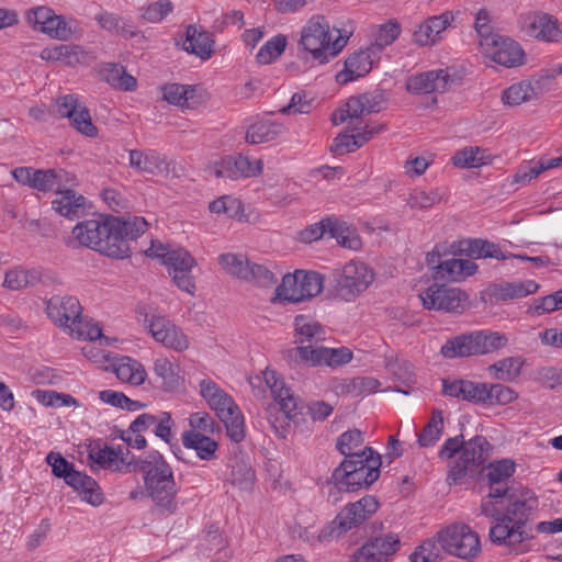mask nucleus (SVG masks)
I'll return each instance as SVG.
<instances>
[{
  "label": "nucleus",
  "instance_id": "7ed1b4c3",
  "mask_svg": "<svg viewBox=\"0 0 562 562\" xmlns=\"http://www.w3.org/2000/svg\"><path fill=\"white\" fill-rule=\"evenodd\" d=\"M132 471L144 474V483L148 495L164 512L173 513L177 509L175 497L177 495L176 482L171 467L158 451H153L144 458L132 462Z\"/></svg>",
  "mask_w": 562,
  "mask_h": 562
},
{
  "label": "nucleus",
  "instance_id": "bf43d9fd",
  "mask_svg": "<svg viewBox=\"0 0 562 562\" xmlns=\"http://www.w3.org/2000/svg\"><path fill=\"white\" fill-rule=\"evenodd\" d=\"M250 262L251 261L241 255L224 254L220 256V263L225 271L243 280L248 276Z\"/></svg>",
  "mask_w": 562,
  "mask_h": 562
},
{
  "label": "nucleus",
  "instance_id": "bb28decb",
  "mask_svg": "<svg viewBox=\"0 0 562 562\" xmlns=\"http://www.w3.org/2000/svg\"><path fill=\"white\" fill-rule=\"evenodd\" d=\"M130 451L123 448H113V447H103V448H92L89 451V460L93 463L98 464L104 469H114L122 470L124 465L126 468V472H131L133 470V465H130L128 462L134 461L136 458L134 456H130Z\"/></svg>",
  "mask_w": 562,
  "mask_h": 562
},
{
  "label": "nucleus",
  "instance_id": "a878e982",
  "mask_svg": "<svg viewBox=\"0 0 562 562\" xmlns=\"http://www.w3.org/2000/svg\"><path fill=\"white\" fill-rule=\"evenodd\" d=\"M147 222L140 216H111L112 237H115L114 245L124 244L130 248L128 240L136 239L147 229Z\"/></svg>",
  "mask_w": 562,
  "mask_h": 562
},
{
  "label": "nucleus",
  "instance_id": "052dcab7",
  "mask_svg": "<svg viewBox=\"0 0 562 562\" xmlns=\"http://www.w3.org/2000/svg\"><path fill=\"white\" fill-rule=\"evenodd\" d=\"M482 153L480 147H467L458 150L451 160L459 168H476L484 164Z\"/></svg>",
  "mask_w": 562,
  "mask_h": 562
},
{
  "label": "nucleus",
  "instance_id": "f704fd0d",
  "mask_svg": "<svg viewBox=\"0 0 562 562\" xmlns=\"http://www.w3.org/2000/svg\"><path fill=\"white\" fill-rule=\"evenodd\" d=\"M196 86L181 83H166L162 88V99L170 104L181 108H194L200 100L196 99Z\"/></svg>",
  "mask_w": 562,
  "mask_h": 562
},
{
  "label": "nucleus",
  "instance_id": "ea45409f",
  "mask_svg": "<svg viewBox=\"0 0 562 562\" xmlns=\"http://www.w3.org/2000/svg\"><path fill=\"white\" fill-rule=\"evenodd\" d=\"M326 235L335 238L345 248L357 249L360 246V239L355 229L337 217L326 218Z\"/></svg>",
  "mask_w": 562,
  "mask_h": 562
},
{
  "label": "nucleus",
  "instance_id": "2eb2a0df",
  "mask_svg": "<svg viewBox=\"0 0 562 562\" xmlns=\"http://www.w3.org/2000/svg\"><path fill=\"white\" fill-rule=\"evenodd\" d=\"M26 20L34 30L58 41H67L72 35L69 23L63 15L56 14L48 7H37L26 12Z\"/></svg>",
  "mask_w": 562,
  "mask_h": 562
},
{
  "label": "nucleus",
  "instance_id": "f3484780",
  "mask_svg": "<svg viewBox=\"0 0 562 562\" xmlns=\"http://www.w3.org/2000/svg\"><path fill=\"white\" fill-rule=\"evenodd\" d=\"M210 173L216 178L237 180L239 178L256 177L262 171V161L251 162L243 155L226 156L210 167Z\"/></svg>",
  "mask_w": 562,
  "mask_h": 562
},
{
  "label": "nucleus",
  "instance_id": "f8f14e48",
  "mask_svg": "<svg viewBox=\"0 0 562 562\" xmlns=\"http://www.w3.org/2000/svg\"><path fill=\"white\" fill-rule=\"evenodd\" d=\"M419 297L425 308L447 313H462L469 299L468 294L459 288L437 283L427 288Z\"/></svg>",
  "mask_w": 562,
  "mask_h": 562
},
{
  "label": "nucleus",
  "instance_id": "13d9d810",
  "mask_svg": "<svg viewBox=\"0 0 562 562\" xmlns=\"http://www.w3.org/2000/svg\"><path fill=\"white\" fill-rule=\"evenodd\" d=\"M286 46V37L282 34L273 36L257 53L256 60L260 65H268L282 55Z\"/></svg>",
  "mask_w": 562,
  "mask_h": 562
},
{
  "label": "nucleus",
  "instance_id": "e433bc0d",
  "mask_svg": "<svg viewBox=\"0 0 562 562\" xmlns=\"http://www.w3.org/2000/svg\"><path fill=\"white\" fill-rule=\"evenodd\" d=\"M182 445L187 449H192L201 460H212L215 458L218 445L209 436L189 430L182 434Z\"/></svg>",
  "mask_w": 562,
  "mask_h": 562
},
{
  "label": "nucleus",
  "instance_id": "9d476101",
  "mask_svg": "<svg viewBox=\"0 0 562 562\" xmlns=\"http://www.w3.org/2000/svg\"><path fill=\"white\" fill-rule=\"evenodd\" d=\"M440 548L463 560H472L481 552L479 535L468 525H450L438 533Z\"/></svg>",
  "mask_w": 562,
  "mask_h": 562
},
{
  "label": "nucleus",
  "instance_id": "69168bd1",
  "mask_svg": "<svg viewBox=\"0 0 562 562\" xmlns=\"http://www.w3.org/2000/svg\"><path fill=\"white\" fill-rule=\"evenodd\" d=\"M462 265L463 259H449L439 262L436 266V279H442L447 281H460L462 280Z\"/></svg>",
  "mask_w": 562,
  "mask_h": 562
},
{
  "label": "nucleus",
  "instance_id": "7c9ffc66",
  "mask_svg": "<svg viewBox=\"0 0 562 562\" xmlns=\"http://www.w3.org/2000/svg\"><path fill=\"white\" fill-rule=\"evenodd\" d=\"M67 476L68 477L65 482L78 492L83 501L94 506L100 505L103 502V495L100 492V487L91 476L76 470L70 471V474Z\"/></svg>",
  "mask_w": 562,
  "mask_h": 562
},
{
  "label": "nucleus",
  "instance_id": "2f4dec72",
  "mask_svg": "<svg viewBox=\"0 0 562 562\" xmlns=\"http://www.w3.org/2000/svg\"><path fill=\"white\" fill-rule=\"evenodd\" d=\"M361 462L356 467L357 476L360 477L361 490L371 486L380 476L382 464L380 454L371 447H364L360 452Z\"/></svg>",
  "mask_w": 562,
  "mask_h": 562
},
{
  "label": "nucleus",
  "instance_id": "603ef678",
  "mask_svg": "<svg viewBox=\"0 0 562 562\" xmlns=\"http://www.w3.org/2000/svg\"><path fill=\"white\" fill-rule=\"evenodd\" d=\"M537 93L530 81H520L514 83L502 93V100L505 104L514 106L536 98Z\"/></svg>",
  "mask_w": 562,
  "mask_h": 562
},
{
  "label": "nucleus",
  "instance_id": "79ce46f5",
  "mask_svg": "<svg viewBox=\"0 0 562 562\" xmlns=\"http://www.w3.org/2000/svg\"><path fill=\"white\" fill-rule=\"evenodd\" d=\"M472 335L475 356L494 352L508 342L506 335L497 331L476 330L472 331Z\"/></svg>",
  "mask_w": 562,
  "mask_h": 562
},
{
  "label": "nucleus",
  "instance_id": "6ab92c4d",
  "mask_svg": "<svg viewBox=\"0 0 562 562\" xmlns=\"http://www.w3.org/2000/svg\"><path fill=\"white\" fill-rule=\"evenodd\" d=\"M401 546L397 535L387 533L375 537L360 547L351 557L350 562H386Z\"/></svg>",
  "mask_w": 562,
  "mask_h": 562
},
{
  "label": "nucleus",
  "instance_id": "1a4fd4ad",
  "mask_svg": "<svg viewBox=\"0 0 562 562\" xmlns=\"http://www.w3.org/2000/svg\"><path fill=\"white\" fill-rule=\"evenodd\" d=\"M146 255L162 260L179 289L189 294L194 293L195 283L191 270L196 262L189 251L183 248L169 249L162 244L151 243V246L146 250Z\"/></svg>",
  "mask_w": 562,
  "mask_h": 562
},
{
  "label": "nucleus",
  "instance_id": "58836bf2",
  "mask_svg": "<svg viewBox=\"0 0 562 562\" xmlns=\"http://www.w3.org/2000/svg\"><path fill=\"white\" fill-rule=\"evenodd\" d=\"M83 55L79 45L60 44L44 48L40 57L46 61H61L67 66H75L81 63Z\"/></svg>",
  "mask_w": 562,
  "mask_h": 562
},
{
  "label": "nucleus",
  "instance_id": "c9c22d12",
  "mask_svg": "<svg viewBox=\"0 0 562 562\" xmlns=\"http://www.w3.org/2000/svg\"><path fill=\"white\" fill-rule=\"evenodd\" d=\"M183 49L202 59H207L213 53V41L207 32L199 31L196 26L189 25L186 31Z\"/></svg>",
  "mask_w": 562,
  "mask_h": 562
},
{
  "label": "nucleus",
  "instance_id": "c85d7f7f",
  "mask_svg": "<svg viewBox=\"0 0 562 562\" xmlns=\"http://www.w3.org/2000/svg\"><path fill=\"white\" fill-rule=\"evenodd\" d=\"M130 166L138 171L151 176H167L169 173V164L166 157L156 150H130Z\"/></svg>",
  "mask_w": 562,
  "mask_h": 562
},
{
  "label": "nucleus",
  "instance_id": "e2e57ef3",
  "mask_svg": "<svg viewBox=\"0 0 562 562\" xmlns=\"http://www.w3.org/2000/svg\"><path fill=\"white\" fill-rule=\"evenodd\" d=\"M552 162L549 159L521 165L515 173V182L526 184L537 178L541 172L551 169Z\"/></svg>",
  "mask_w": 562,
  "mask_h": 562
},
{
  "label": "nucleus",
  "instance_id": "423d86ee",
  "mask_svg": "<svg viewBox=\"0 0 562 562\" xmlns=\"http://www.w3.org/2000/svg\"><path fill=\"white\" fill-rule=\"evenodd\" d=\"M200 393L218 418L224 423L227 436L234 442L245 438L244 417L233 398L215 382L204 379L200 382Z\"/></svg>",
  "mask_w": 562,
  "mask_h": 562
},
{
  "label": "nucleus",
  "instance_id": "09e8293b",
  "mask_svg": "<svg viewBox=\"0 0 562 562\" xmlns=\"http://www.w3.org/2000/svg\"><path fill=\"white\" fill-rule=\"evenodd\" d=\"M443 431V416L440 409H435L430 419L418 434L417 442L423 448L432 447L440 439Z\"/></svg>",
  "mask_w": 562,
  "mask_h": 562
},
{
  "label": "nucleus",
  "instance_id": "39448f33",
  "mask_svg": "<svg viewBox=\"0 0 562 562\" xmlns=\"http://www.w3.org/2000/svg\"><path fill=\"white\" fill-rule=\"evenodd\" d=\"M111 216L92 218L78 223L72 228L74 241L111 258L123 259L131 254V248L124 244L114 245L112 237Z\"/></svg>",
  "mask_w": 562,
  "mask_h": 562
},
{
  "label": "nucleus",
  "instance_id": "8fccbe9b",
  "mask_svg": "<svg viewBox=\"0 0 562 562\" xmlns=\"http://www.w3.org/2000/svg\"><path fill=\"white\" fill-rule=\"evenodd\" d=\"M401 34V25L396 21H389L379 26L373 42L370 44V49L375 57H379L381 52L389 45L395 42Z\"/></svg>",
  "mask_w": 562,
  "mask_h": 562
},
{
  "label": "nucleus",
  "instance_id": "774afa93",
  "mask_svg": "<svg viewBox=\"0 0 562 562\" xmlns=\"http://www.w3.org/2000/svg\"><path fill=\"white\" fill-rule=\"evenodd\" d=\"M488 405H507L517 398V393L504 384H487Z\"/></svg>",
  "mask_w": 562,
  "mask_h": 562
},
{
  "label": "nucleus",
  "instance_id": "6e6552de",
  "mask_svg": "<svg viewBox=\"0 0 562 562\" xmlns=\"http://www.w3.org/2000/svg\"><path fill=\"white\" fill-rule=\"evenodd\" d=\"M378 508L379 503L371 495H367L355 503H349L333 521L321 530L317 541L326 542L340 537L368 520L376 513Z\"/></svg>",
  "mask_w": 562,
  "mask_h": 562
},
{
  "label": "nucleus",
  "instance_id": "0eeeda50",
  "mask_svg": "<svg viewBox=\"0 0 562 562\" xmlns=\"http://www.w3.org/2000/svg\"><path fill=\"white\" fill-rule=\"evenodd\" d=\"M374 277L367 263L352 260L329 273V292L335 299L352 302L370 286Z\"/></svg>",
  "mask_w": 562,
  "mask_h": 562
},
{
  "label": "nucleus",
  "instance_id": "9b49d317",
  "mask_svg": "<svg viewBox=\"0 0 562 562\" xmlns=\"http://www.w3.org/2000/svg\"><path fill=\"white\" fill-rule=\"evenodd\" d=\"M289 358L295 363H304L312 367L328 366L337 368L351 361L352 352L346 347L327 348L313 345L291 348L288 351Z\"/></svg>",
  "mask_w": 562,
  "mask_h": 562
},
{
  "label": "nucleus",
  "instance_id": "de8ad7c7",
  "mask_svg": "<svg viewBox=\"0 0 562 562\" xmlns=\"http://www.w3.org/2000/svg\"><path fill=\"white\" fill-rule=\"evenodd\" d=\"M522 366L520 357H508L490 366L488 371L494 372L495 379L499 381L512 382L520 375Z\"/></svg>",
  "mask_w": 562,
  "mask_h": 562
},
{
  "label": "nucleus",
  "instance_id": "4468645a",
  "mask_svg": "<svg viewBox=\"0 0 562 562\" xmlns=\"http://www.w3.org/2000/svg\"><path fill=\"white\" fill-rule=\"evenodd\" d=\"M55 109L57 116L68 119L70 125L79 133L88 137H94L98 134V128L92 123L90 111L75 94L57 98Z\"/></svg>",
  "mask_w": 562,
  "mask_h": 562
},
{
  "label": "nucleus",
  "instance_id": "473e14b6",
  "mask_svg": "<svg viewBox=\"0 0 562 562\" xmlns=\"http://www.w3.org/2000/svg\"><path fill=\"white\" fill-rule=\"evenodd\" d=\"M538 289L539 284L533 280L503 282L492 285L490 289V295L495 301H508L513 299H521L536 293Z\"/></svg>",
  "mask_w": 562,
  "mask_h": 562
},
{
  "label": "nucleus",
  "instance_id": "aec40b11",
  "mask_svg": "<svg viewBox=\"0 0 562 562\" xmlns=\"http://www.w3.org/2000/svg\"><path fill=\"white\" fill-rule=\"evenodd\" d=\"M481 50L486 57L505 67L518 66L524 59L520 45L502 35H497L494 40H485Z\"/></svg>",
  "mask_w": 562,
  "mask_h": 562
},
{
  "label": "nucleus",
  "instance_id": "412c9836",
  "mask_svg": "<svg viewBox=\"0 0 562 562\" xmlns=\"http://www.w3.org/2000/svg\"><path fill=\"white\" fill-rule=\"evenodd\" d=\"M82 307L74 296H53L47 301L46 313L58 326L68 328L80 324Z\"/></svg>",
  "mask_w": 562,
  "mask_h": 562
},
{
  "label": "nucleus",
  "instance_id": "37998d69",
  "mask_svg": "<svg viewBox=\"0 0 562 562\" xmlns=\"http://www.w3.org/2000/svg\"><path fill=\"white\" fill-rule=\"evenodd\" d=\"M101 74L103 79L113 88L122 91H133L136 86V79L126 72V69L119 64H105Z\"/></svg>",
  "mask_w": 562,
  "mask_h": 562
},
{
  "label": "nucleus",
  "instance_id": "a211bd4d",
  "mask_svg": "<svg viewBox=\"0 0 562 562\" xmlns=\"http://www.w3.org/2000/svg\"><path fill=\"white\" fill-rule=\"evenodd\" d=\"M145 323L148 324L149 333L154 339L165 347L175 351L188 349L190 342L187 335L166 317L151 315L148 318L146 315Z\"/></svg>",
  "mask_w": 562,
  "mask_h": 562
},
{
  "label": "nucleus",
  "instance_id": "4d7b16f0",
  "mask_svg": "<svg viewBox=\"0 0 562 562\" xmlns=\"http://www.w3.org/2000/svg\"><path fill=\"white\" fill-rule=\"evenodd\" d=\"M363 442L362 432L353 429L345 431L337 438L336 448L345 459H350L352 454H360Z\"/></svg>",
  "mask_w": 562,
  "mask_h": 562
},
{
  "label": "nucleus",
  "instance_id": "f257e3e1",
  "mask_svg": "<svg viewBox=\"0 0 562 562\" xmlns=\"http://www.w3.org/2000/svg\"><path fill=\"white\" fill-rule=\"evenodd\" d=\"M498 504L486 497L480 506L482 515L493 518L490 540L498 546L515 548L530 538L525 527L538 508V498L532 491L524 490L510 496V504L505 509H501Z\"/></svg>",
  "mask_w": 562,
  "mask_h": 562
},
{
  "label": "nucleus",
  "instance_id": "ddd939ff",
  "mask_svg": "<svg viewBox=\"0 0 562 562\" xmlns=\"http://www.w3.org/2000/svg\"><path fill=\"white\" fill-rule=\"evenodd\" d=\"M518 23L521 31L530 37L546 43H562V24L552 14L527 12L519 15Z\"/></svg>",
  "mask_w": 562,
  "mask_h": 562
},
{
  "label": "nucleus",
  "instance_id": "338daca9",
  "mask_svg": "<svg viewBox=\"0 0 562 562\" xmlns=\"http://www.w3.org/2000/svg\"><path fill=\"white\" fill-rule=\"evenodd\" d=\"M366 114L361 95L351 97L346 102L345 109H340L338 116L335 115L333 122L335 125L342 124L347 119H359Z\"/></svg>",
  "mask_w": 562,
  "mask_h": 562
},
{
  "label": "nucleus",
  "instance_id": "680f3d73",
  "mask_svg": "<svg viewBox=\"0 0 562 562\" xmlns=\"http://www.w3.org/2000/svg\"><path fill=\"white\" fill-rule=\"evenodd\" d=\"M487 469L488 483H507V480L515 472V462L509 459H502L490 463Z\"/></svg>",
  "mask_w": 562,
  "mask_h": 562
},
{
  "label": "nucleus",
  "instance_id": "a19ab883",
  "mask_svg": "<svg viewBox=\"0 0 562 562\" xmlns=\"http://www.w3.org/2000/svg\"><path fill=\"white\" fill-rule=\"evenodd\" d=\"M57 198L53 200V209L65 217L77 216L85 204V196L77 194L72 190H63V187L56 192Z\"/></svg>",
  "mask_w": 562,
  "mask_h": 562
},
{
  "label": "nucleus",
  "instance_id": "20e7f679",
  "mask_svg": "<svg viewBox=\"0 0 562 562\" xmlns=\"http://www.w3.org/2000/svg\"><path fill=\"white\" fill-rule=\"evenodd\" d=\"M347 42V35H342L338 29L331 31L328 20L316 14L302 27L299 44L318 64H326L342 50Z\"/></svg>",
  "mask_w": 562,
  "mask_h": 562
},
{
  "label": "nucleus",
  "instance_id": "f03ea898",
  "mask_svg": "<svg viewBox=\"0 0 562 562\" xmlns=\"http://www.w3.org/2000/svg\"><path fill=\"white\" fill-rule=\"evenodd\" d=\"M492 446L484 436L464 440L463 435L446 439L438 456L440 459H453L449 464L448 480L459 483L465 475L473 474L491 456Z\"/></svg>",
  "mask_w": 562,
  "mask_h": 562
},
{
  "label": "nucleus",
  "instance_id": "4be33fe9",
  "mask_svg": "<svg viewBox=\"0 0 562 562\" xmlns=\"http://www.w3.org/2000/svg\"><path fill=\"white\" fill-rule=\"evenodd\" d=\"M453 21L454 14L451 11L429 16L415 26L413 42L422 47L438 44L442 38L441 34L451 26Z\"/></svg>",
  "mask_w": 562,
  "mask_h": 562
},
{
  "label": "nucleus",
  "instance_id": "5fc2aeb1",
  "mask_svg": "<svg viewBox=\"0 0 562 562\" xmlns=\"http://www.w3.org/2000/svg\"><path fill=\"white\" fill-rule=\"evenodd\" d=\"M40 279L35 270L14 268L5 273L3 285L10 290L18 291L34 285Z\"/></svg>",
  "mask_w": 562,
  "mask_h": 562
},
{
  "label": "nucleus",
  "instance_id": "49530a36",
  "mask_svg": "<svg viewBox=\"0 0 562 562\" xmlns=\"http://www.w3.org/2000/svg\"><path fill=\"white\" fill-rule=\"evenodd\" d=\"M66 178L67 172L64 169H35L32 188L41 192H57Z\"/></svg>",
  "mask_w": 562,
  "mask_h": 562
},
{
  "label": "nucleus",
  "instance_id": "0e129e2a",
  "mask_svg": "<svg viewBox=\"0 0 562 562\" xmlns=\"http://www.w3.org/2000/svg\"><path fill=\"white\" fill-rule=\"evenodd\" d=\"M248 276L245 277L246 281H251L259 286L268 288L274 284L278 280L274 272L268 267L255 262H250L248 269Z\"/></svg>",
  "mask_w": 562,
  "mask_h": 562
},
{
  "label": "nucleus",
  "instance_id": "b1692460",
  "mask_svg": "<svg viewBox=\"0 0 562 562\" xmlns=\"http://www.w3.org/2000/svg\"><path fill=\"white\" fill-rule=\"evenodd\" d=\"M173 426L175 422L171 414L168 412H159L156 415L144 413L132 422L128 431L142 432L147 429H151L155 436L164 440L166 443L171 445Z\"/></svg>",
  "mask_w": 562,
  "mask_h": 562
},
{
  "label": "nucleus",
  "instance_id": "c756f323",
  "mask_svg": "<svg viewBox=\"0 0 562 562\" xmlns=\"http://www.w3.org/2000/svg\"><path fill=\"white\" fill-rule=\"evenodd\" d=\"M295 344L297 347L313 345L325 340V328L316 321L305 315H297L294 318Z\"/></svg>",
  "mask_w": 562,
  "mask_h": 562
},
{
  "label": "nucleus",
  "instance_id": "4c0bfd02",
  "mask_svg": "<svg viewBox=\"0 0 562 562\" xmlns=\"http://www.w3.org/2000/svg\"><path fill=\"white\" fill-rule=\"evenodd\" d=\"M113 371L120 381L131 385L143 384L147 376L144 366L130 357H122L113 363Z\"/></svg>",
  "mask_w": 562,
  "mask_h": 562
},
{
  "label": "nucleus",
  "instance_id": "c03bdc74",
  "mask_svg": "<svg viewBox=\"0 0 562 562\" xmlns=\"http://www.w3.org/2000/svg\"><path fill=\"white\" fill-rule=\"evenodd\" d=\"M283 131L281 124L271 121H258L251 124L246 133V142L261 144L277 139Z\"/></svg>",
  "mask_w": 562,
  "mask_h": 562
},
{
  "label": "nucleus",
  "instance_id": "cd10ccee",
  "mask_svg": "<svg viewBox=\"0 0 562 562\" xmlns=\"http://www.w3.org/2000/svg\"><path fill=\"white\" fill-rule=\"evenodd\" d=\"M359 458L361 456L352 454L333 471L330 483L338 492L352 493L361 490L360 477L356 473V467L361 462Z\"/></svg>",
  "mask_w": 562,
  "mask_h": 562
},
{
  "label": "nucleus",
  "instance_id": "6e6d98bb",
  "mask_svg": "<svg viewBox=\"0 0 562 562\" xmlns=\"http://www.w3.org/2000/svg\"><path fill=\"white\" fill-rule=\"evenodd\" d=\"M301 302L318 295L324 288L323 277L314 271L299 270Z\"/></svg>",
  "mask_w": 562,
  "mask_h": 562
},
{
  "label": "nucleus",
  "instance_id": "864d4df0",
  "mask_svg": "<svg viewBox=\"0 0 562 562\" xmlns=\"http://www.w3.org/2000/svg\"><path fill=\"white\" fill-rule=\"evenodd\" d=\"M300 295V273L296 270L294 273H286L282 277V282L276 289V297L272 301L279 300L280 302L299 303L301 299L293 297Z\"/></svg>",
  "mask_w": 562,
  "mask_h": 562
},
{
  "label": "nucleus",
  "instance_id": "a18cd8bd",
  "mask_svg": "<svg viewBox=\"0 0 562 562\" xmlns=\"http://www.w3.org/2000/svg\"><path fill=\"white\" fill-rule=\"evenodd\" d=\"M440 353L447 359L475 356L472 333L448 339L441 346Z\"/></svg>",
  "mask_w": 562,
  "mask_h": 562
},
{
  "label": "nucleus",
  "instance_id": "393cba45",
  "mask_svg": "<svg viewBox=\"0 0 562 562\" xmlns=\"http://www.w3.org/2000/svg\"><path fill=\"white\" fill-rule=\"evenodd\" d=\"M376 59H379V57L374 56L370 47L353 53L345 60L344 70L337 74V81L347 83L366 76L372 69Z\"/></svg>",
  "mask_w": 562,
  "mask_h": 562
},
{
  "label": "nucleus",
  "instance_id": "5701e85b",
  "mask_svg": "<svg viewBox=\"0 0 562 562\" xmlns=\"http://www.w3.org/2000/svg\"><path fill=\"white\" fill-rule=\"evenodd\" d=\"M452 82L448 69H435L411 77L406 89L414 94L443 93Z\"/></svg>",
  "mask_w": 562,
  "mask_h": 562
},
{
  "label": "nucleus",
  "instance_id": "dca6fc26",
  "mask_svg": "<svg viewBox=\"0 0 562 562\" xmlns=\"http://www.w3.org/2000/svg\"><path fill=\"white\" fill-rule=\"evenodd\" d=\"M263 378L286 419L296 423L297 416L302 415L305 408L304 402L284 385V382L277 376L274 371L266 370Z\"/></svg>",
  "mask_w": 562,
  "mask_h": 562
},
{
  "label": "nucleus",
  "instance_id": "72a5a7b5",
  "mask_svg": "<svg viewBox=\"0 0 562 562\" xmlns=\"http://www.w3.org/2000/svg\"><path fill=\"white\" fill-rule=\"evenodd\" d=\"M459 251L471 258H493L505 260L508 258L497 244L484 239H465L459 243Z\"/></svg>",
  "mask_w": 562,
  "mask_h": 562
},
{
  "label": "nucleus",
  "instance_id": "3c124183",
  "mask_svg": "<svg viewBox=\"0 0 562 562\" xmlns=\"http://www.w3.org/2000/svg\"><path fill=\"white\" fill-rule=\"evenodd\" d=\"M154 372L162 380V386L166 390H173L179 386V366L168 358H157L154 362Z\"/></svg>",
  "mask_w": 562,
  "mask_h": 562
}]
</instances>
